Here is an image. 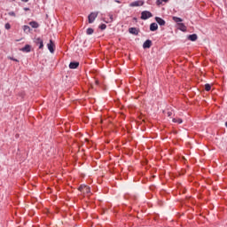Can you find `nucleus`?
Here are the masks:
<instances>
[{"instance_id": "nucleus-4", "label": "nucleus", "mask_w": 227, "mask_h": 227, "mask_svg": "<svg viewBox=\"0 0 227 227\" xmlns=\"http://www.w3.org/2000/svg\"><path fill=\"white\" fill-rule=\"evenodd\" d=\"M34 43L35 45H39L40 50L43 49V39H42V37H35Z\"/></svg>"}, {"instance_id": "nucleus-25", "label": "nucleus", "mask_w": 227, "mask_h": 227, "mask_svg": "<svg viewBox=\"0 0 227 227\" xmlns=\"http://www.w3.org/2000/svg\"><path fill=\"white\" fill-rule=\"evenodd\" d=\"M8 15L10 17H16L15 12H8Z\"/></svg>"}, {"instance_id": "nucleus-1", "label": "nucleus", "mask_w": 227, "mask_h": 227, "mask_svg": "<svg viewBox=\"0 0 227 227\" xmlns=\"http://www.w3.org/2000/svg\"><path fill=\"white\" fill-rule=\"evenodd\" d=\"M153 17V14L150 11H144L141 12L140 19L142 20H148V19H152Z\"/></svg>"}, {"instance_id": "nucleus-27", "label": "nucleus", "mask_w": 227, "mask_h": 227, "mask_svg": "<svg viewBox=\"0 0 227 227\" xmlns=\"http://www.w3.org/2000/svg\"><path fill=\"white\" fill-rule=\"evenodd\" d=\"M162 3H163L162 0H156L157 6H160V4H162Z\"/></svg>"}, {"instance_id": "nucleus-3", "label": "nucleus", "mask_w": 227, "mask_h": 227, "mask_svg": "<svg viewBox=\"0 0 227 227\" xmlns=\"http://www.w3.org/2000/svg\"><path fill=\"white\" fill-rule=\"evenodd\" d=\"M97 17H98V12H91L90 14H89L88 16L89 24H93Z\"/></svg>"}, {"instance_id": "nucleus-15", "label": "nucleus", "mask_w": 227, "mask_h": 227, "mask_svg": "<svg viewBox=\"0 0 227 227\" xmlns=\"http://www.w3.org/2000/svg\"><path fill=\"white\" fill-rule=\"evenodd\" d=\"M29 26H31L33 29H38V27H40V25L36 21H30Z\"/></svg>"}, {"instance_id": "nucleus-17", "label": "nucleus", "mask_w": 227, "mask_h": 227, "mask_svg": "<svg viewBox=\"0 0 227 227\" xmlns=\"http://www.w3.org/2000/svg\"><path fill=\"white\" fill-rule=\"evenodd\" d=\"M108 17L110 19L109 21H106V20H103L104 22H106V24H109V22H113L114 20V16H113V14H108Z\"/></svg>"}, {"instance_id": "nucleus-29", "label": "nucleus", "mask_w": 227, "mask_h": 227, "mask_svg": "<svg viewBox=\"0 0 227 227\" xmlns=\"http://www.w3.org/2000/svg\"><path fill=\"white\" fill-rule=\"evenodd\" d=\"M24 11H25V12H29V7H25V8H24Z\"/></svg>"}, {"instance_id": "nucleus-34", "label": "nucleus", "mask_w": 227, "mask_h": 227, "mask_svg": "<svg viewBox=\"0 0 227 227\" xmlns=\"http://www.w3.org/2000/svg\"><path fill=\"white\" fill-rule=\"evenodd\" d=\"M116 3H120V1H116Z\"/></svg>"}, {"instance_id": "nucleus-26", "label": "nucleus", "mask_w": 227, "mask_h": 227, "mask_svg": "<svg viewBox=\"0 0 227 227\" xmlns=\"http://www.w3.org/2000/svg\"><path fill=\"white\" fill-rule=\"evenodd\" d=\"M4 27L5 29H12V25H10V23H6Z\"/></svg>"}, {"instance_id": "nucleus-9", "label": "nucleus", "mask_w": 227, "mask_h": 227, "mask_svg": "<svg viewBox=\"0 0 227 227\" xmlns=\"http://www.w3.org/2000/svg\"><path fill=\"white\" fill-rule=\"evenodd\" d=\"M153 43L152 40L147 39L144 43H143V49H150L152 47Z\"/></svg>"}, {"instance_id": "nucleus-8", "label": "nucleus", "mask_w": 227, "mask_h": 227, "mask_svg": "<svg viewBox=\"0 0 227 227\" xmlns=\"http://www.w3.org/2000/svg\"><path fill=\"white\" fill-rule=\"evenodd\" d=\"M69 68L71 70H75L76 68H79V62L77 61H72L69 63Z\"/></svg>"}, {"instance_id": "nucleus-30", "label": "nucleus", "mask_w": 227, "mask_h": 227, "mask_svg": "<svg viewBox=\"0 0 227 227\" xmlns=\"http://www.w3.org/2000/svg\"><path fill=\"white\" fill-rule=\"evenodd\" d=\"M163 3H168L169 0H162Z\"/></svg>"}, {"instance_id": "nucleus-33", "label": "nucleus", "mask_w": 227, "mask_h": 227, "mask_svg": "<svg viewBox=\"0 0 227 227\" xmlns=\"http://www.w3.org/2000/svg\"><path fill=\"white\" fill-rule=\"evenodd\" d=\"M29 2V0H26V3H28Z\"/></svg>"}, {"instance_id": "nucleus-12", "label": "nucleus", "mask_w": 227, "mask_h": 227, "mask_svg": "<svg viewBox=\"0 0 227 227\" xmlns=\"http://www.w3.org/2000/svg\"><path fill=\"white\" fill-rule=\"evenodd\" d=\"M187 38L188 40H190V42H196V40H198V35L192 34V35H189Z\"/></svg>"}, {"instance_id": "nucleus-2", "label": "nucleus", "mask_w": 227, "mask_h": 227, "mask_svg": "<svg viewBox=\"0 0 227 227\" xmlns=\"http://www.w3.org/2000/svg\"><path fill=\"white\" fill-rule=\"evenodd\" d=\"M48 51L51 53L54 54V51H56V44L54 43V41L52 39L50 40V43L47 44Z\"/></svg>"}, {"instance_id": "nucleus-19", "label": "nucleus", "mask_w": 227, "mask_h": 227, "mask_svg": "<svg viewBox=\"0 0 227 227\" xmlns=\"http://www.w3.org/2000/svg\"><path fill=\"white\" fill-rule=\"evenodd\" d=\"M172 121H173L174 123H179V124L184 122V121H183L181 118H178V119L174 118V119L172 120Z\"/></svg>"}, {"instance_id": "nucleus-13", "label": "nucleus", "mask_w": 227, "mask_h": 227, "mask_svg": "<svg viewBox=\"0 0 227 227\" xmlns=\"http://www.w3.org/2000/svg\"><path fill=\"white\" fill-rule=\"evenodd\" d=\"M21 52H31V45L26 44L23 48L20 49Z\"/></svg>"}, {"instance_id": "nucleus-32", "label": "nucleus", "mask_w": 227, "mask_h": 227, "mask_svg": "<svg viewBox=\"0 0 227 227\" xmlns=\"http://www.w3.org/2000/svg\"><path fill=\"white\" fill-rule=\"evenodd\" d=\"M22 1V3H26V0H21Z\"/></svg>"}, {"instance_id": "nucleus-5", "label": "nucleus", "mask_w": 227, "mask_h": 227, "mask_svg": "<svg viewBox=\"0 0 227 227\" xmlns=\"http://www.w3.org/2000/svg\"><path fill=\"white\" fill-rule=\"evenodd\" d=\"M143 4H145V1L143 0H137V1H135V2H132L129 4V6L131 8H134L136 6H143Z\"/></svg>"}, {"instance_id": "nucleus-16", "label": "nucleus", "mask_w": 227, "mask_h": 227, "mask_svg": "<svg viewBox=\"0 0 227 227\" xmlns=\"http://www.w3.org/2000/svg\"><path fill=\"white\" fill-rule=\"evenodd\" d=\"M23 31H24L25 33H31V27H30V26H27V25H25V26L23 27Z\"/></svg>"}, {"instance_id": "nucleus-24", "label": "nucleus", "mask_w": 227, "mask_h": 227, "mask_svg": "<svg viewBox=\"0 0 227 227\" xmlns=\"http://www.w3.org/2000/svg\"><path fill=\"white\" fill-rule=\"evenodd\" d=\"M8 59H11L12 61H16V63H19V59L13 58V57H8Z\"/></svg>"}, {"instance_id": "nucleus-6", "label": "nucleus", "mask_w": 227, "mask_h": 227, "mask_svg": "<svg viewBox=\"0 0 227 227\" xmlns=\"http://www.w3.org/2000/svg\"><path fill=\"white\" fill-rule=\"evenodd\" d=\"M154 20L159 24V26H166V20L160 17L156 16Z\"/></svg>"}, {"instance_id": "nucleus-20", "label": "nucleus", "mask_w": 227, "mask_h": 227, "mask_svg": "<svg viewBox=\"0 0 227 227\" xmlns=\"http://www.w3.org/2000/svg\"><path fill=\"white\" fill-rule=\"evenodd\" d=\"M93 33H95V29L91 28V27L87 28V30H86L87 35H92Z\"/></svg>"}, {"instance_id": "nucleus-21", "label": "nucleus", "mask_w": 227, "mask_h": 227, "mask_svg": "<svg viewBox=\"0 0 227 227\" xmlns=\"http://www.w3.org/2000/svg\"><path fill=\"white\" fill-rule=\"evenodd\" d=\"M205 90L206 91H210V90H212V85H210L209 83H206Z\"/></svg>"}, {"instance_id": "nucleus-31", "label": "nucleus", "mask_w": 227, "mask_h": 227, "mask_svg": "<svg viewBox=\"0 0 227 227\" xmlns=\"http://www.w3.org/2000/svg\"><path fill=\"white\" fill-rule=\"evenodd\" d=\"M133 20H137V18H133Z\"/></svg>"}, {"instance_id": "nucleus-11", "label": "nucleus", "mask_w": 227, "mask_h": 227, "mask_svg": "<svg viewBox=\"0 0 227 227\" xmlns=\"http://www.w3.org/2000/svg\"><path fill=\"white\" fill-rule=\"evenodd\" d=\"M149 29H150V31H153V32L157 31V29H159V25L155 22L151 23L150 27H149Z\"/></svg>"}, {"instance_id": "nucleus-10", "label": "nucleus", "mask_w": 227, "mask_h": 227, "mask_svg": "<svg viewBox=\"0 0 227 227\" xmlns=\"http://www.w3.org/2000/svg\"><path fill=\"white\" fill-rule=\"evenodd\" d=\"M177 29H179L180 31H183V33H185V31H187V27H185V24L184 23H178Z\"/></svg>"}, {"instance_id": "nucleus-22", "label": "nucleus", "mask_w": 227, "mask_h": 227, "mask_svg": "<svg viewBox=\"0 0 227 227\" xmlns=\"http://www.w3.org/2000/svg\"><path fill=\"white\" fill-rule=\"evenodd\" d=\"M99 29H101V31H104V29H106L107 28V25L102 23L101 25H99Z\"/></svg>"}, {"instance_id": "nucleus-7", "label": "nucleus", "mask_w": 227, "mask_h": 227, "mask_svg": "<svg viewBox=\"0 0 227 227\" xmlns=\"http://www.w3.org/2000/svg\"><path fill=\"white\" fill-rule=\"evenodd\" d=\"M129 33L130 35H134L135 36H137V35H139V28H137V27H129Z\"/></svg>"}, {"instance_id": "nucleus-28", "label": "nucleus", "mask_w": 227, "mask_h": 227, "mask_svg": "<svg viewBox=\"0 0 227 227\" xmlns=\"http://www.w3.org/2000/svg\"><path fill=\"white\" fill-rule=\"evenodd\" d=\"M167 114H168V117L173 116V113L172 112H168Z\"/></svg>"}, {"instance_id": "nucleus-18", "label": "nucleus", "mask_w": 227, "mask_h": 227, "mask_svg": "<svg viewBox=\"0 0 227 227\" xmlns=\"http://www.w3.org/2000/svg\"><path fill=\"white\" fill-rule=\"evenodd\" d=\"M83 192H86V194H90L91 192V188L90 186L85 185Z\"/></svg>"}, {"instance_id": "nucleus-14", "label": "nucleus", "mask_w": 227, "mask_h": 227, "mask_svg": "<svg viewBox=\"0 0 227 227\" xmlns=\"http://www.w3.org/2000/svg\"><path fill=\"white\" fill-rule=\"evenodd\" d=\"M172 20H174V22H176V24H182L181 22H184V20L182 18L176 16H173Z\"/></svg>"}, {"instance_id": "nucleus-23", "label": "nucleus", "mask_w": 227, "mask_h": 227, "mask_svg": "<svg viewBox=\"0 0 227 227\" xmlns=\"http://www.w3.org/2000/svg\"><path fill=\"white\" fill-rule=\"evenodd\" d=\"M86 187V184H82L79 186L78 190L80 192H84V188Z\"/></svg>"}]
</instances>
